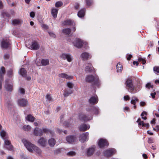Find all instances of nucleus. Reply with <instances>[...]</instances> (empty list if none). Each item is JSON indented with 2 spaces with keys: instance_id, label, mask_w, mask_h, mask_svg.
<instances>
[{
  "instance_id": "obj_45",
  "label": "nucleus",
  "mask_w": 159,
  "mask_h": 159,
  "mask_svg": "<svg viewBox=\"0 0 159 159\" xmlns=\"http://www.w3.org/2000/svg\"><path fill=\"white\" fill-rule=\"evenodd\" d=\"M138 61H139L142 62V63L143 64H144L146 63L145 60L142 58H139L138 59Z\"/></svg>"
},
{
  "instance_id": "obj_23",
  "label": "nucleus",
  "mask_w": 159,
  "mask_h": 159,
  "mask_svg": "<svg viewBox=\"0 0 159 159\" xmlns=\"http://www.w3.org/2000/svg\"><path fill=\"white\" fill-rule=\"evenodd\" d=\"M56 143L55 139L53 138H51L48 140V143L51 147H53Z\"/></svg>"
},
{
  "instance_id": "obj_59",
  "label": "nucleus",
  "mask_w": 159,
  "mask_h": 159,
  "mask_svg": "<svg viewBox=\"0 0 159 159\" xmlns=\"http://www.w3.org/2000/svg\"><path fill=\"white\" fill-rule=\"evenodd\" d=\"M9 55L8 54H6L4 55V58L5 59H7L9 58Z\"/></svg>"
},
{
  "instance_id": "obj_10",
  "label": "nucleus",
  "mask_w": 159,
  "mask_h": 159,
  "mask_svg": "<svg viewBox=\"0 0 159 159\" xmlns=\"http://www.w3.org/2000/svg\"><path fill=\"white\" fill-rule=\"evenodd\" d=\"M40 48V45L38 42L33 41L31 42L30 48L33 50H37Z\"/></svg>"
},
{
  "instance_id": "obj_51",
  "label": "nucleus",
  "mask_w": 159,
  "mask_h": 159,
  "mask_svg": "<svg viewBox=\"0 0 159 159\" xmlns=\"http://www.w3.org/2000/svg\"><path fill=\"white\" fill-rule=\"evenodd\" d=\"M12 74V70L10 69L8 71L7 74L8 76H10Z\"/></svg>"
},
{
  "instance_id": "obj_39",
  "label": "nucleus",
  "mask_w": 159,
  "mask_h": 159,
  "mask_svg": "<svg viewBox=\"0 0 159 159\" xmlns=\"http://www.w3.org/2000/svg\"><path fill=\"white\" fill-rule=\"evenodd\" d=\"M137 122H139V125H142V126H144L145 124H144V122L143 121H141V119L140 118H139L138 119V120H137Z\"/></svg>"
},
{
  "instance_id": "obj_61",
  "label": "nucleus",
  "mask_w": 159,
  "mask_h": 159,
  "mask_svg": "<svg viewBox=\"0 0 159 159\" xmlns=\"http://www.w3.org/2000/svg\"><path fill=\"white\" fill-rule=\"evenodd\" d=\"M148 142L149 143H152L153 142V140L152 139H149L148 140Z\"/></svg>"
},
{
  "instance_id": "obj_30",
  "label": "nucleus",
  "mask_w": 159,
  "mask_h": 159,
  "mask_svg": "<svg viewBox=\"0 0 159 159\" xmlns=\"http://www.w3.org/2000/svg\"><path fill=\"white\" fill-rule=\"evenodd\" d=\"M85 9H83L79 11L78 13V16L80 17H81L84 16L85 13Z\"/></svg>"
},
{
  "instance_id": "obj_47",
  "label": "nucleus",
  "mask_w": 159,
  "mask_h": 159,
  "mask_svg": "<svg viewBox=\"0 0 159 159\" xmlns=\"http://www.w3.org/2000/svg\"><path fill=\"white\" fill-rule=\"evenodd\" d=\"M153 70L159 73V66H155L153 67Z\"/></svg>"
},
{
  "instance_id": "obj_46",
  "label": "nucleus",
  "mask_w": 159,
  "mask_h": 159,
  "mask_svg": "<svg viewBox=\"0 0 159 159\" xmlns=\"http://www.w3.org/2000/svg\"><path fill=\"white\" fill-rule=\"evenodd\" d=\"M75 152L74 151H70L67 153V154L70 156H73L75 155Z\"/></svg>"
},
{
  "instance_id": "obj_25",
  "label": "nucleus",
  "mask_w": 159,
  "mask_h": 159,
  "mask_svg": "<svg viewBox=\"0 0 159 159\" xmlns=\"http://www.w3.org/2000/svg\"><path fill=\"white\" fill-rule=\"evenodd\" d=\"M22 22V21L19 19H14L12 21V24L14 25L21 24Z\"/></svg>"
},
{
  "instance_id": "obj_11",
  "label": "nucleus",
  "mask_w": 159,
  "mask_h": 159,
  "mask_svg": "<svg viewBox=\"0 0 159 159\" xmlns=\"http://www.w3.org/2000/svg\"><path fill=\"white\" fill-rule=\"evenodd\" d=\"M116 152V150L115 149L111 148L108 149L104 152V154L105 156L109 157L111 156L112 154Z\"/></svg>"
},
{
  "instance_id": "obj_22",
  "label": "nucleus",
  "mask_w": 159,
  "mask_h": 159,
  "mask_svg": "<svg viewBox=\"0 0 159 159\" xmlns=\"http://www.w3.org/2000/svg\"><path fill=\"white\" fill-rule=\"evenodd\" d=\"M81 56L83 60L87 59L91 57L89 53L86 52L82 53Z\"/></svg>"
},
{
  "instance_id": "obj_42",
  "label": "nucleus",
  "mask_w": 159,
  "mask_h": 159,
  "mask_svg": "<svg viewBox=\"0 0 159 159\" xmlns=\"http://www.w3.org/2000/svg\"><path fill=\"white\" fill-rule=\"evenodd\" d=\"M46 98L47 100L49 102L52 101V98L50 94H47L46 96Z\"/></svg>"
},
{
  "instance_id": "obj_18",
  "label": "nucleus",
  "mask_w": 159,
  "mask_h": 159,
  "mask_svg": "<svg viewBox=\"0 0 159 159\" xmlns=\"http://www.w3.org/2000/svg\"><path fill=\"white\" fill-rule=\"evenodd\" d=\"M5 148H7V149L10 150L12 149V147L9 141L8 140H5Z\"/></svg>"
},
{
  "instance_id": "obj_55",
  "label": "nucleus",
  "mask_w": 159,
  "mask_h": 159,
  "mask_svg": "<svg viewBox=\"0 0 159 159\" xmlns=\"http://www.w3.org/2000/svg\"><path fill=\"white\" fill-rule=\"evenodd\" d=\"M42 27L43 28L46 30L48 29V25L45 24L42 25Z\"/></svg>"
},
{
  "instance_id": "obj_48",
  "label": "nucleus",
  "mask_w": 159,
  "mask_h": 159,
  "mask_svg": "<svg viewBox=\"0 0 159 159\" xmlns=\"http://www.w3.org/2000/svg\"><path fill=\"white\" fill-rule=\"evenodd\" d=\"M48 33L50 36L52 37L53 38H55L56 37V35L53 33L49 32H48Z\"/></svg>"
},
{
  "instance_id": "obj_14",
  "label": "nucleus",
  "mask_w": 159,
  "mask_h": 159,
  "mask_svg": "<svg viewBox=\"0 0 159 159\" xmlns=\"http://www.w3.org/2000/svg\"><path fill=\"white\" fill-rule=\"evenodd\" d=\"M80 120L87 121L91 120L92 119L91 116L89 117L87 115L84 114H81L79 116Z\"/></svg>"
},
{
  "instance_id": "obj_17",
  "label": "nucleus",
  "mask_w": 159,
  "mask_h": 159,
  "mask_svg": "<svg viewBox=\"0 0 159 159\" xmlns=\"http://www.w3.org/2000/svg\"><path fill=\"white\" fill-rule=\"evenodd\" d=\"M59 76L60 78H65L66 79L71 80L73 79V76H71L68 75L67 74L62 73L59 75Z\"/></svg>"
},
{
  "instance_id": "obj_41",
  "label": "nucleus",
  "mask_w": 159,
  "mask_h": 159,
  "mask_svg": "<svg viewBox=\"0 0 159 159\" xmlns=\"http://www.w3.org/2000/svg\"><path fill=\"white\" fill-rule=\"evenodd\" d=\"M6 135V132L4 130H2L1 132V136L2 138L4 139V137Z\"/></svg>"
},
{
  "instance_id": "obj_50",
  "label": "nucleus",
  "mask_w": 159,
  "mask_h": 159,
  "mask_svg": "<svg viewBox=\"0 0 159 159\" xmlns=\"http://www.w3.org/2000/svg\"><path fill=\"white\" fill-rule=\"evenodd\" d=\"M19 92L21 94H24L25 93V91L24 89L20 88L19 89Z\"/></svg>"
},
{
  "instance_id": "obj_19",
  "label": "nucleus",
  "mask_w": 159,
  "mask_h": 159,
  "mask_svg": "<svg viewBox=\"0 0 159 159\" xmlns=\"http://www.w3.org/2000/svg\"><path fill=\"white\" fill-rule=\"evenodd\" d=\"M5 73V68L3 66H2L0 69V80L2 81L3 77Z\"/></svg>"
},
{
  "instance_id": "obj_20",
  "label": "nucleus",
  "mask_w": 159,
  "mask_h": 159,
  "mask_svg": "<svg viewBox=\"0 0 159 159\" xmlns=\"http://www.w3.org/2000/svg\"><path fill=\"white\" fill-rule=\"evenodd\" d=\"M89 128L90 126L89 125L83 124L80 125L79 129L80 131H84L89 129Z\"/></svg>"
},
{
  "instance_id": "obj_31",
  "label": "nucleus",
  "mask_w": 159,
  "mask_h": 159,
  "mask_svg": "<svg viewBox=\"0 0 159 159\" xmlns=\"http://www.w3.org/2000/svg\"><path fill=\"white\" fill-rule=\"evenodd\" d=\"M19 73L20 75L24 77L26 76V71L23 68H21L20 69Z\"/></svg>"
},
{
  "instance_id": "obj_26",
  "label": "nucleus",
  "mask_w": 159,
  "mask_h": 159,
  "mask_svg": "<svg viewBox=\"0 0 159 159\" xmlns=\"http://www.w3.org/2000/svg\"><path fill=\"white\" fill-rule=\"evenodd\" d=\"M26 119L29 121L33 122L34 121L35 118L32 115L30 114L27 116L26 117Z\"/></svg>"
},
{
  "instance_id": "obj_40",
  "label": "nucleus",
  "mask_w": 159,
  "mask_h": 159,
  "mask_svg": "<svg viewBox=\"0 0 159 159\" xmlns=\"http://www.w3.org/2000/svg\"><path fill=\"white\" fill-rule=\"evenodd\" d=\"M145 115H147V113L146 111H143V112L141 114V116L142 117V118L143 120H146L147 119V117L146 116L143 117V116Z\"/></svg>"
},
{
  "instance_id": "obj_62",
  "label": "nucleus",
  "mask_w": 159,
  "mask_h": 159,
  "mask_svg": "<svg viewBox=\"0 0 159 159\" xmlns=\"http://www.w3.org/2000/svg\"><path fill=\"white\" fill-rule=\"evenodd\" d=\"M136 101H134L133 100H131V104H133L134 105H135V104H136Z\"/></svg>"
},
{
  "instance_id": "obj_52",
  "label": "nucleus",
  "mask_w": 159,
  "mask_h": 159,
  "mask_svg": "<svg viewBox=\"0 0 159 159\" xmlns=\"http://www.w3.org/2000/svg\"><path fill=\"white\" fill-rule=\"evenodd\" d=\"M2 14L3 16H5L9 17L10 16V15L8 14L7 12H4L2 13Z\"/></svg>"
},
{
  "instance_id": "obj_60",
  "label": "nucleus",
  "mask_w": 159,
  "mask_h": 159,
  "mask_svg": "<svg viewBox=\"0 0 159 159\" xmlns=\"http://www.w3.org/2000/svg\"><path fill=\"white\" fill-rule=\"evenodd\" d=\"M156 92H154L153 93H151V95L153 98H155V95H156Z\"/></svg>"
},
{
  "instance_id": "obj_1",
  "label": "nucleus",
  "mask_w": 159,
  "mask_h": 159,
  "mask_svg": "<svg viewBox=\"0 0 159 159\" xmlns=\"http://www.w3.org/2000/svg\"><path fill=\"white\" fill-rule=\"evenodd\" d=\"M125 88L128 91L132 93H134L137 92V88L133 85L132 81L130 79L126 80L125 83Z\"/></svg>"
},
{
  "instance_id": "obj_53",
  "label": "nucleus",
  "mask_w": 159,
  "mask_h": 159,
  "mask_svg": "<svg viewBox=\"0 0 159 159\" xmlns=\"http://www.w3.org/2000/svg\"><path fill=\"white\" fill-rule=\"evenodd\" d=\"M6 104L8 107H10L12 106V103L10 101H7L6 103Z\"/></svg>"
},
{
  "instance_id": "obj_9",
  "label": "nucleus",
  "mask_w": 159,
  "mask_h": 159,
  "mask_svg": "<svg viewBox=\"0 0 159 159\" xmlns=\"http://www.w3.org/2000/svg\"><path fill=\"white\" fill-rule=\"evenodd\" d=\"M61 57L63 59H66L69 62H71L73 59L72 56L70 54L68 53L62 54L61 56Z\"/></svg>"
},
{
  "instance_id": "obj_29",
  "label": "nucleus",
  "mask_w": 159,
  "mask_h": 159,
  "mask_svg": "<svg viewBox=\"0 0 159 159\" xmlns=\"http://www.w3.org/2000/svg\"><path fill=\"white\" fill-rule=\"evenodd\" d=\"M94 149L93 148H89L87 150V154L88 156L92 155L94 153Z\"/></svg>"
},
{
  "instance_id": "obj_12",
  "label": "nucleus",
  "mask_w": 159,
  "mask_h": 159,
  "mask_svg": "<svg viewBox=\"0 0 159 159\" xmlns=\"http://www.w3.org/2000/svg\"><path fill=\"white\" fill-rule=\"evenodd\" d=\"M98 145L100 148H103L108 145V143L106 140L103 139H101L99 140Z\"/></svg>"
},
{
  "instance_id": "obj_58",
  "label": "nucleus",
  "mask_w": 159,
  "mask_h": 159,
  "mask_svg": "<svg viewBox=\"0 0 159 159\" xmlns=\"http://www.w3.org/2000/svg\"><path fill=\"white\" fill-rule=\"evenodd\" d=\"M124 99L125 100H128L129 99V98L128 95H126V96H125L124 97Z\"/></svg>"
},
{
  "instance_id": "obj_34",
  "label": "nucleus",
  "mask_w": 159,
  "mask_h": 159,
  "mask_svg": "<svg viewBox=\"0 0 159 159\" xmlns=\"http://www.w3.org/2000/svg\"><path fill=\"white\" fill-rule=\"evenodd\" d=\"M116 69L117 72H120L122 70V67L120 63H118L116 66Z\"/></svg>"
},
{
  "instance_id": "obj_4",
  "label": "nucleus",
  "mask_w": 159,
  "mask_h": 159,
  "mask_svg": "<svg viewBox=\"0 0 159 159\" xmlns=\"http://www.w3.org/2000/svg\"><path fill=\"white\" fill-rule=\"evenodd\" d=\"M86 81L88 82H93L95 84H97L99 82L98 79V77H94L93 75H89L86 76Z\"/></svg>"
},
{
  "instance_id": "obj_49",
  "label": "nucleus",
  "mask_w": 159,
  "mask_h": 159,
  "mask_svg": "<svg viewBox=\"0 0 159 159\" xmlns=\"http://www.w3.org/2000/svg\"><path fill=\"white\" fill-rule=\"evenodd\" d=\"M92 3V0H86V3L87 5L90 6Z\"/></svg>"
},
{
  "instance_id": "obj_21",
  "label": "nucleus",
  "mask_w": 159,
  "mask_h": 159,
  "mask_svg": "<svg viewBox=\"0 0 159 159\" xmlns=\"http://www.w3.org/2000/svg\"><path fill=\"white\" fill-rule=\"evenodd\" d=\"M66 139L68 143H72L74 142L75 139V138L72 136H68L66 137Z\"/></svg>"
},
{
  "instance_id": "obj_32",
  "label": "nucleus",
  "mask_w": 159,
  "mask_h": 159,
  "mask_svg": "<svg viewBox=\"0 0 159 159\" xmlns=\"http://www.w3.org/2000/svg\"><path fill=\"white\" fill-rule=\"evenodd\" d=\"M92 65L90 64H88L86 66L85 71L86 72H90L92 70Z\"/></svg>"
},
{
  "instance_id": "obj_13",
  "label": "nucleus",
  "mask_w": 159,
  "mask_h": 159,
  "mask_svg": "<svg viewBox=\"0 0 159 159\" xmlns=\"http://www.w3.org/2000/svg\"><path fill=\"white\" fill-rule=\"evenodd\" d=\"M88 136L89 133L88 132L80 134L79 137L80 141L81 142L84 143L86 141Z\"/></svg>"
},
{
  "instance_id": "obj_24",
  "label": "nucleus",
  "mask_w": 159,
  "mask_h": 159,
  "mask_svg": "<svg viewBox=\"0 0 159 159\" xmlns=\"http://www.w3.org/2000/svg\"><path fill=\"white\" fill-rule=\"evenodd\" d=\"M57 9L55 8L52 9L51 13L54 19H55L57 18Z\"/></svg>"
},
{
  "instance_id": "obj_16",
  "label": "nucleus",
  "mask_w": 159,
  "mask_h": 159,
  "mask_svg": "<svg viewBox=\"0 0 159 159\" xmlns=\"http://www.w3.org/2000/svg\"><path fill=\"white\" fill-rule=\"evenodd\" d=\"M98 101V98L97 96L92 97L89 100V103L92 104L97 103Z\"/></svg>"
},
{
  "instance_id": "obj_33",
  "label": "nucleus",
  "mask_w": 159,
  "mask_h": 159,
  "mask_svg": "<svg viewBox=\"0 0 159 159\" xmlns=\"http://www.w3.org/2000/svg\"><path fill=\"white\" fill-rule=\"evenodd\" d=\"M63 24L65 25H73V22L71 20H67L64 21Z\"/></svg>"
},
{
  "instance_id": "obj_28",
  "label": "nucleus",
  "mask_w": 159,
  "mask_h": 159,
  "mask_svg": "<svg viewBox=\"0 0 159 159\" xmlns=\"http://www.w3.org/2000/svg\"><path fill=\"white\" fill-rule=\"evenodd\" d=\"M73 92V91L72 90H66L64 91V93L63 94L64 96L65 97H67L69 96L70 95L72 94Z\"/></svg>"
},
{
  "instance_id": "obj_64",
  "label": "nucleus",
  "mask_w": 159,
  "mask_h": 159,
  "mask_svg": "<svg viewBox=\"0 0 159 159\" xmlns=\"http://www.w3.org/2000/svg\"><path fill=\"white\" fill-rule=\"evenodd\" d=\"M79 6V4L78 3H77L75 5V8L76 9H77L78 8Z\"/></svg>"
},
{
  "instance_id": "obj_5",
  "label": "nucleus",
  "mask_w": 159,
  "mask_h": 159,
  "mask_svg": "<svg viewBox=\"0 0 159 159\" xmlns=\"http://www.w3.org/2000/svg\"><path fill=\"white\" fill-rule=\"evenodd\" d=\"M74 45L78 48H81L84 44L86 45V43H84L81 39L77 38L73 42Z\"/></svg>"
},
{
  "instance_id": "obj_54",
  "label": "nucleus",
  "mask_w": 159,
  "mask_h": 159,
  "mask_svg": "<svg viewBox=\"0 0 159 159\" xmlns=\"http://www.w3.org/2000/svg\"><path fill=\"white\" fill-rule=\"evenodd\" d=\"M146 87L148 89H150L151 88H152V86L150 83H148L146 84Z\"/></svg>"
},
{
  "instance_id": "obj_56",
  "label": "nucleus",
  "mask_w": 159,
  "mask_h": 159,
  "mask_svg": "<svg viewBox=\"0 0 159 159\" xmlns=\"http://www.w3.org/2000/svg\"><path fill=\"white\" fill-rule=\"evenodd\" d=\"M132 99L136 102H138V99L135 97H132Z\"/></svg>"
},
{
  "instance_id": "obj_7",
  "label": "nucleus",
  "mask_w": 159,
  "mask_h": 159,
  "mask_svg": "<svg viewBox=\"0 0 159 159\" xmlns=\"http://www.w3.org/2000/svg\"><path fill=\"white\" fill-rule=\"evenodd\" d=\"M17 103L19 106L24 107L28 105V102L25 98H21L18 100Z\"/></svg>"
},
{
  "instance_id": "obj_27",
  "label": "nucleus",
  "mask_w": 159,
  "mask_h": 159,
  "mask_svg": "<svg viewBox=\"0 0 159 159\" xmlns=\"http://www.w3.org/2000/svg\"><path fill=\"white\" fill-rule=\"evenodd\" d=\"M41 62L42 65L43 66L48 65L49 64V60L47 59H42Z\"/></svg>"
},
{
  "instance_id": "obj_44",
  "label": "nucleus",
  "mask_w": 159,
  "mask_h": 159,
  "mask_svg": "<svg viewBox=\"0 0 159 159\" xmlns=\"http://www.w3.org/2000/svg\"><path fill=\"white\" fill-rule=\"evenodd\" d=\"M67 86L70 88H72L73 87V84L72 83L68 82L67 83Z\"/></svg>"
},
{
  "instance_id": "obj_38",
  "label": "nucleus",
  "mask_w": 159,
  "mask_h": 159,
  "mask_svg": "<svg viewBox=\"0 0 159 159\" xmlns=\"http://www.w3.org/2000/svg\"><path fill=\"white\" fill-rule=\"evenodd\" d=\"M63 5V3L61 1H58L56 2L55 6L56 7H59Z\"/></svg>"
},
{
  "instance_id": "obj_2",
  "label": "nucleus",
  "mask_w": 159,
  "mask_h": 159,
  "mask_svg": "<svg viewBox=\"0 0 159 159\" xmlns=\"http://www.w3.org/2000/svg\"><path fill=\"white\" fill-rule=\"evenodd\" d=\"M26 148L30 152H33L35 146L25 139L21 140Z\"/></svg>"
},
{
  "instance_id": "obj_57",
  "label": "nucleus",
  "mask_w": 159,
  "mask_h": 159,
  "mask_svg": "<svg viewBox=\"0 0 159 159\" xmlns=\"http://www.w3.org/2000/svg\"><path fill=\"white\" fill-rule=\"evenodd\" d=\"M30 16L31 17L33 18L34 17L35 13L34 12H31L30 14Z\"/></svg>"
},
{
  "instance_id": "obj_15",
  "label": "nucleus",
  "mask_w": 159,
  "mask_h": 159,
  "mask_svg": "<svg viewBox=\"0 0 159 159\" xmlns=\"http://www.w3.org/2000/svg\"><path fill=\"white\" fill-rule=\"evenodd\" d=\"M38 143L41 146L45 147L47 144L46 139L43 137H41L38 140Z\"/></svg>"
},
{
  "instance_id": "obj_8",
  "label": "nucleus",
  "mask_w": 159,
  "mask_h": 159,
  "mask_svg": "<svg viewBox=\"0 0 159 159\" xmlns=\"http://www.w3.org/2000/svg\"><path fill=\"white\" fill-rule=\"evenodd\" d=\"M5 88L6 89L9 91H11L12 90V83L8 80H6L5 81Z\"/></svg>"
},
{
  "instance_id": "obj_43",
  "label": "nucleus",
  "mask_w": 159,
  "mask_h": 159,
  "mask_svg": "<svg viewBox=\"0 0 159 159\" xmlns=\"http://www.w3.org/2000/svg\"><path fill=\"white\" fill-rule=\"evenodd\" d=\"M71 122H71L70 123H68V122L65 121L63 123V124L64 125L66 126V127H69L71 125H72Z\"/></svg>"
},
{
  "instance_id": "obj_63",
  "label": "nucleus",
  "mask_w": 159,
  "mask_h": 159,
  "mask_svg": "<svg viewBox=\"0 0 159 159\" xmlns=\"http://www.w3.org/2000/svg\"><path fill=\"white\" fill-rule=\"evenodd\" d=\"M124 109L125 110L127 111H130L129 108L128 107H125L124 108Z\"/></svg>"
},
{
  "instance_id": "obj_36",
  "label": "nucleus",
  "mask_w": 159,
  "mask_h": 159,
  "mask_svg": "<svg viewBox=\"0 0 159 159\" xmlns=\"http://www.w3.org/2000/svg\"><path fill=\"white\" fill-rule=\"evenodd\" d=\"M34 151L35 152H36L38 154H40L41 153V151L40 149L37 147L35 146L34 149L33 151Z\"/></svg>"
},
{
  "instance_id": "obj_3",
  "label": "nucleus",
  "mask_w": 159,
  "mask_h": 159,
  "mask_svg": "<svg viewBox=\"0 0 159 159\" xmlns=\"http://www.w3.org/2000/svg\"><path fill=\"white\" fill-rule=\"evenodd\" d=\"M50 133L52 134L53 133L52 131L45 128L41 129L36 128L34 129V134L36 136H41L42 135L43 133Z\"/></svg>"
},
{
  "instance_id": "obj_35",
  "label": "nucleus",
  "mask_w": 159,
  "mask_h": 159,
  "mask_svg": "<svg viewBox=\"0 0 159 159\" xmlns=\"http://www.w3.org/2000/svg\"><path fill=\"white\" fill-rule=\"evenodd\" d=\"M71 30L70 29H65L62 30V32L66 34H69L70 33Z\"/></svg>"
},
{
  "instance_id": "obj_37",
  "label": "nucleus",
  "mask_w": 159,
  "mask_h": 159,
  "mask_svg": "<svg viewBox=\"0 0 159 159\" xmlns=\"http://www.w3.org/2000/svg\"><path fill=\"white\" fill-rule=\"evenodd\" d=\"M23 128L24 130L26 131H29L31 129V127L29 125H25L23 126Z\"/></svg>"
},
{
  "instance_id": "obj_6",
  "label": "nucleus",
  "mask_w": 159,
  "mask_h": 159,
  "mask_svg": "<svg viewBox=\"0 0 159 159\" xmlns=\"http://www.w3.org/2000/svg\"><path fill=\"white\" fill-rule=\"evenodd\" d=\"M11 45V42L8 39H2L1 43L2 47L6 48L9 47Z\"/></svg>"
}]
</instances>
